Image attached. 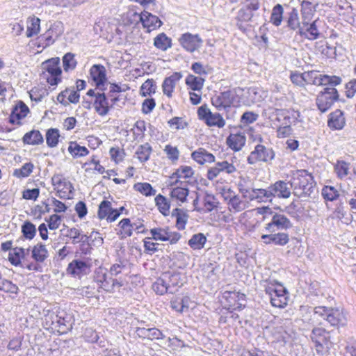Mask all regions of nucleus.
Segmentation results:
<instances>
[{
	"mask_svg": "<svg viewBox=\"0 0 356 356\" xmlns=\"http://www.w3.org/2000/svg\"><path fill=\"white\" fill-rule=\"evenodd\" d=\"M289 184L293 189V194L299 198L311 197L316 186L313 176L305 170L293 172Z\"/></svg>",
	"mask_w": 356,
	"mask_h": 356,
	"instance_id": "1",
	"label": "nucleus"
},
{
	"mask_svg": "<svg viewBox=\"0 0 356 356\" xmlns=\"http://www.w3.org/2000/svg\"><path fill=\"white\" fill-rule=\"evenodd\" d=\"M316 313L332 326H344L347 323L346 312L339 307H316Z\"/></svg>",
	"mask_w": 356,
	"mask_h": 356,
	"instance_id": "2",
	"label": "nucleus"
},
{
	"mask_svg": "<svg viewBox=\"0 0 356 356\" xmlns=\"http://www.w3.org/2000/svg\"><path fill=\"white\" fill-rule=\"evenodd\" d=\"M243 92L242 88H237L232 90L220 92L211 98V104L219 111L225 110L232 105L237 106L240 103L238 97L242 95Z\"/></svg>",
	"mask_w": 356,
	"mask_h": 356,
	"instance_id": "3",
	"label": "nucleus"
},
{
	"mask_svg": "<svg viewBox=\"0 0 356 356\" xmlns=\"http://www.w3.org/2000/svg\"><path fill=\"white\" fill-rule=\"evenodd\" d=\"M94 280L99 289L108 293H113L116 288L122 286L120 281L113 278L107 273L106 269L101 267L95 270Z\"/></svg>",
	"mask_w": 356,
	"mask_h": 356,
	"instance_id": "4",
	"label": "nucleus"
},
{
	"mask_svg": "<svg viewBox=\"0 0 356 356\" xmlns=\"http://www.w3.org/2000/svg\"><path fill=\"white\" fill-rule=\"evenodd\" d=\"M265 291L273 307L282 308L287 305L286 290L282 284L271 283L266 287Z\"/></svg>",
	"mask_w": 356,
	"mask_h": 356,
	"instance_id": "5",
	"label": "nucleus"
},
{
	"mask_svg": "<svg viewBox=\"0 0 356 356\" xmlns=\"http://www.w3.org/2000/svg\"><path fill=\"white\" fill-rule=\"evenodd\" d=\"M64 25L60 21L49 22L47 31L40 36L43 47H49L63 33Z\"/></svg>",
	"mask_w": 356,
	"mask_h": 356,
	"instance_id": "6",
	"label": "nucleus"
},
{
	"mask_svg": "<svg viewBox=\"0 0 356 356\" xmlns=\"http://www.w3.org/2000/svg\"><path fill=\"white\" fill-rule=\"evenodd\" d=\"M199 120L203 121L208 127H217L222 128L225 125V120L218 113H212L207 104L202 105L197 108Z\"/></svg>",
	"mask_w": 356,
	"mask_h": 356,
	"instance_id": "7",
	"label": "nucleus"
},
{
	"mask_svg": "<svg viewBox=\"0 0 356 356\" xmlns=\"http://www.w3.org/2000/svg\"><path fill=\"white\" fill-rule=\"evenodd\" d=\"M236 160V158L232 156L230 157L229 159L216 162L214 166L208 170L207 175V179L212 181L221 172H225L228 175L236 172L237 170L236 167L234 165V161Z\"/></svg>",
	"mask_w": 356,
	"mask_h": 356,
	"instance_id": "8",
	"label": "nucleus"
},
{
	"mask_svg": "<svg viewBox=\"0 0 356 356\" xmlns=\"http://www.w3.org/2000/svg\"><path fill=\"white\" fill-rule=\"evenodd\" d=\"M338 99L339 94L336 88L332 87L325 88L317 96L316 101L317 107L322 113H325L331 108L334 102Z\"/></svg>",
	"mask_w": 356,
	"mask_h": 356,
	"instance_id": "9",
	"label": "nucleus"
},
{
	"mask_svg": "<svg viewBox=\"0 0 356 356\" xmlns=\"http://www.w3.org/2000/svg\"><path fill=\"white\" fill-rule=\"evenodd\" d=\"M181 47L189 53L198 51L203 44V40L198 34H192L189 32L183 33L178 39Z\"/></svg>",
	"mask_w": 356,
	"mask_h": 356,
	"instance_id": "10",
	"label": "nucleus"
},
{
	"mask_svg": "<svg viewBox=\"0 0 356 356\" xmlns=\"http://www.w3.org/2000/svg\"><path fill=\"white\" fill-rule=\"evenodd\" d=\"M275 157V153L270 148H267L262 145H257L248 157L249 164H254L258 161L267 162Z\"/></svg>",
	"mask_w": 356,
	"mask_h": 356,
	"instance_id": "11",
	"label": "nucleus"
},
{
	"mask_svg": "<svg viewBox=\"0 0 356 356\" xmlns=\"http://www.w3.org/2000/svg\"><path fill=\"white\" fill-rule=\"evenodd\" d=\"M270 195L271 202L274 198L287 199L291 195V189L289 184L284 181L279 180L274 184H270L269 186Z\"/></svg>",
	"mask_w": 356,
	"mask_h": 356,
	"instance_id": "12",
	"label": "nucleus"
},
{
	"mask_svg": "<svg viewBox=\"0 0 356 356\" xmlns=\"http://www.w3.org/2000/svg\"><path fill=\"white\" fill-rule=\"evenodd\" d=\"M97 216L101 220L106 219L108 222H112L120 216V212L112 208L110 201L103 200L99 205Z\"/></svg>",
	"mask_w": 356,
	"mask_h": 356,
	"instance_id": "13",
	"label": "nucleus"
},
{
	"mask_svg": "<svg viewBox=\"0 0 356 356\" xmlns=\"http://www.w3.org/2000/svg\"><path fill=\"white\" fill-rule=\"evenodd\" d=\"M277 229H288L292 227L290 220L283 214L275 213L273 216L271 221L265 227L266 230L274 232Z\"/></svg>",
	"mask_w": 356,
	"mask_h": 356,
	"instance_id": "14",
	"label": "nucleus"
},
{
	"mask_svg": "<svg viewBox=\"0 0 356 356\" xmlns=\"http://www.w3.org/2000/svg\"><path fill=\"white\" fill-rule=\"evenodd\" d=\"M90 76L95 82L97 89L103 91L106 81V68L102 65H94L90 70Z\"/></svg>",
	"mask_w": 356,
	"mask_h": 356,
	"instance_id": "15",
	"label": "nucleus"
},
{
	"mask_svg": "<svg viewBox=\"0 0 356 356\" xmlns=\"http://www.w3.org/2000/svg\"><path fill=\"white\" fill-rule=\"evenodd\" d=\"M90 265L86 261L74 259L67 266V272L73 277H81L90 272Z\"/></svg>",
	"mask_w": 356,
	"mask_h": 356,
	"instance_id": "16",
	"label": "nucleus"
},
{
	"mask_svg": "<svg viewBox=\"0 0 356 356\" xmlns=\"http://www.w3.org/2000/svg\"><path fill=\"white\" fill-rule=\"evenodd\" d=\"M29 113V107L22 101H19L12 109L9 117V122L13 124L21 125V120Z\"/></svg>",
	"mask_w": 356,
	"mask_h": 356,
	"instance_id": "17",
	"label": "nucleus"
},
{
	"mask_svg": "<svg viewBox=\"0 0 356 356\" xmlns=\"http://www.w3.org/2000/svg\"><path fill=\"white\" fill-rule=\"evenodd\" d=\"M261 239L265 245L274 244L275 245L284 246L289 241V236L285 232L275 234H262Z\"/></svg>",
	"mask_w": 356,
	"mask_h": 356,
	"instance_id": "18",
	"label": "nucleus"
},
{
	"mask_svg": "<svg viewBox=\"0 0 356 356\" xmlns=\"http://www.w3.org/2000/svg\"><path fill=\"white\" fill-rule=\"evenodd\" d=\"M140 20L143 26L147 29L148 32L159 28L162 25V22L157 16L147 11L141 13L140 15Z\"/></svg>",
	"mask_w": 356,
	"mask_h": 356,
	"instance_id": "19",
	"label": "nucleus"
},
{
	"mask_svg": "<svg viewBox=\"0 0 356 356\" xmlns=\"http://www.w3.org/2000/svg\"><path fill=\"white\" fill-rule=\"evenodd\" d=\"M93 106L95 111L101 116H104L108 113L109 104L104 92H97L93 102Z\"/></svg>",
	"mask_w": 356,
	"mask_h": 356,
	"instance_id": "20",
	"label": "nucleus"
},
{
	"mask_svg": "<svg viewBox=\"0 0 356 356\" xmlns=\"http://www.w3.org/2000/svg\"><path fill=\"white\" fill-rule=\"evenodd\" d=\"M319 24L318 19H315L312 23L310 22H309V25H306L307 26L306 29H304L302 27V29H299V31L298 33L302 36L304 37L309 40H314L318 38L320 33L318 29Z\"/></svg>",
	"mask_w": 356,
	"mask_h": 356,
	"instance_id": "21",
	"label": "nucleus"
},
{
	"mask_svg": "<svg viewBox=\"0 0 356 356\" xmlns=\"http://www.w3.org/2000/svg\"><path fill=\"white\" fill-rule=\"evenodd\" d=\"M70 317L63 312H59L53 317L52 325L59 332L65 333L71 327Z\"/></svg>",
	"mask_w": 356,
	"mask_h": 356,
	"instance_id": "22",
	"label": "nucleus"
},
{
	"mask_svg": "<svg viewBox=\"0 0 356 356\" xmlns=\"http://www.w3.org/2000/svg\"><path fill=\"white\" fill-rule=\"evenodd\" d=\"M181 77L180 72H174L171 76L165 78L162 85L164 95L169 98L172 97L175 86Z\"/></svg>",
	"mask_w": 356,
	"mask_h": 356,
	"instance_id": "23",
	"label": "nucleus"
},
{
	"mask_svg": "<svg viewBox=\"0 0 356 356\" xmlns=\"http://www.w3.org/2000/svg\"><path fill=\"white\" fill-rule=\"evenodd\" d=\"M51 182L59 193H65L67 191L71 193L73 190L72 184L61 175H54L51 178Z\"/></svg>",
	"mask_w": 356,
	"mask_h": 356,
	"instance_id": "24",
	"label": "nucleus"
},
{
	"mask_svg": "<svg viewBox=\"0 0 356 356\" xmlns=\"http://www.w3.org/2000/svg\"><path fill=\"white\" fill-rule=\"evenodd\" d=\"M247 200L258 202L271 203L269 187L266 188H253Z\"/></svg>",
	"mask_w": 356,
	"mask_h": 356,
	"instance_id": "25",
	"label": "nucleus"
},
{
	"mask_svg": "<svg viewBox=\"0 0 356 356\" xmlns=\"http://www.w3.org/2000/svg\"><path fill=\"white\" fill-rule=\"evenodd\" d=\"M136 333L139 337L149 340L162 339L165 337L162 332L156 327H138Z\"/></svg>",
	"mask_w": 356,
	"mask_h": 356,
	"instance_id": "26",
	"label": "nucleus"
},
{
	"mask_svg": "<svg viewBox=\"0 0 356 356\" xmlns=\"http://www.w3.org/2000/svg\"><path fill=\"white\" fill-rule=\"evenodd\" d=\"M346 121L343 113L341 110H336L330 114L328 126L333 129H341L345 125Z\"/></svg>",
	"mask_w": 356,
	"mask_h": 356,
	"instance_id": "27",
	"label": "nucleus"
},
{
	"mask_svg": "<svg viewBox=\"0 0 356 356\" xmlns=\"http://www.w3.org/2000/svg\"><path fill=\"white\" fill-rule=\"evenodd\" d=\"M246 138L241 133L231 134L227 138L228 146L234 151H239L245 145Z\"/></svg>",
	"mask_w": 356,
	"mask_h": 356,
	"instance_id": "28",
	"label": "nucleus"
},
{
	"mask_svg": "<svg viewBox=\"0 0 356 356\" xmlns=\"http://www.w3.org/2000/svg\"><path fill=\"white\" fill-rule=\"evenodd\" d=\"M315 7L309 1H302L301 3V16L302 26L309 25L315 13Z\"/></svg>",
	"mask_w": 356,
	"mask_h": 356,
	"instance_id": "29",
	"label": "nucleus"
},
{
	"mask_svg": "<svg viewBox=\"0 0 356 356\" xmlns=\"http://www.w3.org/2000/svg\"><path fill=\"white\" fill-rule=\"evenodd\" d=\"M42 5L72 8L83 3L86 0H38Z\"/></svg>",
	"mask_w": 356,
	"mask_h": 356,
	"instance_id": "30",
	"label": "nucleus"
},
{
	"mask_svg": "<svg viewBox=\"0 0 356 356\" xmlns=\"http://www.w3.org/2000/svg\"><path fill=\"white\" fill-rule=\"evenodd\" d=\"M192 159L197 163L202 165L205 163L215 162V156L203 148H199L191 154Z\"/></svg>",
	"mask_w": 356,
	"mask_h": 356,
	"instance_id": "31",
	"label": "nucleus"
},
{
	"mask_svg": "<svg viewBox=\"0 0 356 356\" xmlns=\"http://www.w3.org/2000/svg\"><path fill=\"white\" fill-rule=\"evenodd\" d=\"M42 69L47 72L49 75H61L62 70L60 67L59 58H51L42 63Z\"/></svg>",
	"mask_w": 356,
	"mask_h": 356,
	"instance_id": "32",
	"label": "nucleus"
},
{
	"mask_svg": "<svg viewBox=\"0 0 356 356\" xmlns=\"http://www.w3.org/2000/svg\"><path fill=\"white\" fill-rule=\"evenodd\" d=\"M242 198V197L236 194L227 204L228 210L232 213H238L248 208V202L243 200Z\"/></svg>",
	"mask_w": 356,
	"mask_h": 356,
	"instance_id": "33",
	"label": "nucleus"
},
{
	"mask_svg": "<svg viewBox=\"0 0 356 356\" xmlns=\"http://www.w3.org/2000/svg\"><path fill=\"white\" fill-rule=\"evenodd\" d=\"M168 275H163L158 278L152 284V289L158 295H163L166 293H171L172 289L170 286H167V281L170 278H168Z\"/></svg>",
	"mask_w": 356,
	"mask_h": 356,
	"instance_id": "34",
	"label": "nucleus"
},
{
	"mask_svg": "<svg viewBox=\"0 0 356 356\" xmlns=\"http://www.w3.org/2000/svg\"><path fill=\"white\" fill-rule=\"evenodd\" d=\"M188 194L189 191L185 187L175 186L170 189L171 198L177 201L179 205L186 202Z\"/></svg>",
	"mask_w": 356,
	"mask_h": 356,
	"instance_id": "35",
	"label": "nucleus"
},
{
	"mask_svg": "<svg viewBox=\"0 0 356 356\" xmlns=\"http://www.w3.org/2000/svg\"><path fill=\"white\" fill-rule=\"evenodd\" d=\"M49 257L48 250L42 243L34 245L31 250V257L38 263L44 262Z\"/></svg>",
	"mask_w": 356,
	"mask_h": 356,
	"instance_id": "36",
	"label": "nucleus"
},
{
	"mask_svg": "<svg viewBox=\"0 0 356 356\" xmlns=\"http://www.w3.org/2000/svg\"><path fill=\"white\" fill-rule=\"evenodd\" d=\"M40 31V19L32 16L27 19L26 37L32 38L37 35Z\"/></svg>",
	"mask_w": 356,
	"mask_h": 356,
	"instance_id": "37",
	"label": "nucleus"
},
{
	"mask_svg": "<svg viewBox=\"0 0 356 356\" xmlns=\"http://www.w3.org/2000/svg\"><path fill=\"white\" fill-rule=\"evenodd\" d=\"M237 187L239 193L243 199L247 200L251 193L253 186V182L248 177H241L238 181Z\"/></svg>",
	"mask_w": 356,
	"mask_h": 356,
	"instance_id": "38",
	"label": "nucleus"
},
{
	"mask_svg": "<svg viewBox=\"0 0 356 356\" xmlns=\"http://www.w3.org/2000/svg\"><path fill=\"white\" fill-rule=\"evenodd\" d=\"M134 225H136V223H131L129 218H123L118 223L120 231L118 232V234L121 238L131 236Z\"/></svg>",
	"mask_w": 356,
	"mask_h": 356,
	"instance_id": "39",
	"label": "nucleus"
},
{
	"mask_svg": "<svg viewBox=\"0 0 356 356\" xmlns=\"http://www.w3.org/2000/svg\"><path fill=\"white\" fill-rule=\"evenodd\" d=\"M280 115L284 117V122H283L284 127L278 129V135L285 136L289 134L291 131L290 125L294 122L296 117H291V112L287 110L280 111Z\"/></svg>",
	"mask_w": 356,
	"mask_h": 356,
	"instance_id": "40",
	"label": "nucleus"
},
{
	"mask_svg": "<svg viewBox=\"0 0 356 356\" xmlns=\"http://www.w3.org/2000/svg\"><path fill=\"white\" fill-rule=\"evenodd\" d=\"M286 26L290 30H298V32L299 31V29L302 28L300 26V22L297 9L292 8V10L288 13Z\"/></svg>",
	"mask_w": 356,
	"mask_h": 356,
	"instance_id": "41",
	"label": "nucleus"
},
{
	"mask_svg": "<svg viewBox=\"0 0 356 356\" xmlns=\"http://www.w3.org/2000/svg\"><path fill=\"white\" fill-rule=\"evenodd\" d=\"M194 175V170L193 169L187 165H182L180 166L177 170L172 174V178L176 177L177 179L175 181V183L171 184L170 186H172L173 185H176L179 183V179H186V178H191Z\"/></svg>",
	"mask_w": 356,
	"mask_h": 356,
	"instance_id": "42",
	"label": "nucleus"
},
{
	"mask_svg": "<svg viewBox=\"0 0 356 356\" xmlns=\"http://www.w3.org/2000/svg\"><path fill=\"white\" fill-rule=\"evenodd\" d=\"M172 216L176 218V226L179 230H183L186 227L188 215L181 209L176 208L172 212Z\"/></svg>",
	"mask_w": 356,
	"mask_h": 356,
	"instance_id": "43",
	"label": "nucleus"
},
{
	"mask_svg": "<svg viewBox=\"0 0 356 356\" xmlns=\"http://www.w3.org/2000/svg\"><path fill=\"white\" fill-rule=\"evenodd\" d=\"M154 45L161 51H166L172 47V40L166 34L161 33L154 39Z\"/></svg>",
	"mask_w": 356,
	"mask_h": 356,
	"instance_id": "44",
	"label": "nucleus"
},
{
	"mask_svg": "<svg viewBox=\"0 0 356 356\" xmlns=\"http://www.w3.org/2000/svg\"><path fill=\"white\" fill-rule=\"evenodd\" d=\"M328 332L323 327H314L311 334V339L316 343V346H322L321 342L327 341Z\"/></svg>",
	"mask_w": 356,
	"mask_h": 356,
	"instance_id": "45",
	"label": "nucleus"
},
{
	"mask_svg": "<svg viewBox=\"0 0 356 356\" xmlns=\"http://www.w3.org/2000/svg\"><path fill=\"white\" fill-rule=\"evenodd\" d=\"M152 152V148L151 145L148 143H146L139 145L135 154L141 163H145L149 160Z\"/></svg>",
	"mask_w": 356,
	"mask_h": 356,
	"instance_id": "46",
	"label": "nucleus"
},
{
	"mask_svg": "<svg viewBox=\"0 0 356 356\" xmlns=\"http://www.w3.org/2000/svg\"><path fill=\"white\" fill-rule=\"evenodd\" d=\"M23 142L28 145H39L43 142V137L39 131L32 130L24 136Z\"/></svg>",
	"mask_w": 356,
	"mask_h": 356,
	"instance_id": "47",
	"label": "nucleus"
},
{
	"mask_svg": "<svg viewBox=\"0 0 356 356\" xmlns=\"http://www.w3.org/2000/svg\"><path fill=\"white\" fill-rule=\"evenodd\" d=\"M68 152L74 158L83 157L89 154V151L86 147L79 145L76 142L70 143Z\"/></svg>",
	"mask_w": 356,
	"mask_h": 356,
	"instance_id": "48",
	"label": "nucleus"
},
{
	"mask_svg": "<svg viewBox=\"0 0 356 356\" xmlns=\"http://www.w3.org/2000/svg\"><path fill=\"white\" fill-rule=\"evenodd\" d=\"M204 79L202 77L189 74L186 78V84L194 91H201L204 86Z\"/></svg>",
	"mask_w": 356,
	"mask_h": 356,
	"instance_id": "49",
	"label": "nucleus"
},
{
	"mask_svg": "<svg viewBox=\"0 0 356 356\" xmlns=\"http://www.w3.org/2000/svg\"><path fill=\"white\" fill-rule=\"evenodd\" d=\"M284 8L281 4H277L272 10L270 22L275 26L281 25L283 20Z\"/></svg>",
	"mask_w": 356,
	"mask_h": 356,
	"instance_id": "50",
	"label": "nucleus"
},
{
	"mask_svg": "<svg viewBox=\"0 0 356 356\" xmlns=\"http://www.w3.org/2000/svg\"><path fill=\"white\" fill-rule=\"evenodd\" d=\"M206 241V236L202 233H198L192 236L188 241V245L193 250H200L204 247Z\"/></svg>",
	"mask_w": 356,
	"mask_h": 356,
	"instance_id": "51",
	"label": "nucleus"
},
{
	"mask_svg": "<svg viewBox=\"0 0 356 356\" xmlns=\"http://www.w3.org/2000/svg\"><path fill=\"white\" fill-rule=\"evenodd\" d=\"M305 83L313 84L316 86H322L323 74H321L317 71L305 72Z\"/></svg>",
	"mask_w": 356,
	"mask_h": 356,
	"instance_id": "52",
	"label": "nucleus"
},
{
	"mask_svg": "<svg viewBox=\"0 0 356 356\" xmlns=\"http://www.w3.org/2000/svg\"><path fill=\"white\" fill-rule=\"evenodd\" d=\"M77 65L75 55L72 53H67L63 57V66L64 71L67 72L74 70Z\"/></svg>",
	"mask_w": 356,
	"mask_h": 356,
	"instance_id": "53",
	"label": "nucleus"
},
{
	"mask_svg": "<svg viewBox=\"0 0 356 356\" xmlns=\"http://www.w3.org/2000/svg\"><path fill=\"white\" fill-rule=\"evenodd\" d=\"M156 205L159 211L164 216H168L170 213V203L167 198L163 195L159 194L156 196L155 199Z\"/></svg>",
	"mask_w": 356,
	"mask_h": 356,
	"instance_id": "54",
	"label": "nucleus"
},
{
	"mask_svg": "<svg viewBox=\"0 0 356 356\" xmlns=\"http://www.w3.org/2000/svg\"><path fill=\"white\" fill-rule=\"evenodd\" d=\"M134 188L145 196H153L156 193V191L152 188L151 184L147 182L137 183L134 184Z\"/></svg>",
	"mask_w": 356,
	"mask_h": 356,
	"instance_id": "55",
	"label": "nucleus"
},
{
	"mask_svg": "<svg viewBox=\"0 0 356 356\" xmlns=\"http://www.w3.org/2000/svg\"><path fill=\"white\" fill-rule=\"evenodd\" d=\"M60 137L59 131L57 129H49L46 134V142L49 147H54L58 145Z\"/></svg>",
	"mask_w": 356,
	"mask_h": 356,
	"instance_id": "56",
	"label": "nucleus"
},
{
	"mask_svg": "<svg viewBox=\"0 0 356 356\" xmlns=\"http://www.w3.org/2000/svg\"><path fill=\"white\" fill-rule=\"evenodd\" d=\"M156 89L155 81L152 79H148L141 86L140 90V94L143 97L150 95L152 93H154Z\"/></svg>",
	"mask_w": 356,
	"mask_h": 356,
	"instance_id": "57",
	"label": "nucleus"
},
{
	"mask_svg": "<svg viewBox=\"0 0 356 356\" xmlns=\"http://www.w3.org/2000/svg\"><path fill=\"white\" fill-rule=\"evenodd\" d=\"M323 198L327 201L336 200L339 197V191L331 186H325L321 192Z\"/></svg>",
	"mask_w": 356,
	"mask_h": 356,
	"instance_id": "58",
	"label": "nucleus"
},
{
	"mask_svg": "<svg viewBox=\"0 0 356 356\" xmlns=\"http://www.w3.org/2000/svg\"><path fill=\"white\" fill-rule=\"evenodd\" d=\"M22 232L26 238L31 240L36 234L35 226L32 222L26 221L22 226Z\"/></svg>",
	"mask_w": 356,
	"mask_h": 356,
	"instance_id": "59",
	"label": "nucleus"
},
{
	"mask_svg": "<svg viewBox=\"0 0 356 356\" xmlns=\"http://www.w3.org/2000/svg\"><path fill=\"white\" fill-rule=\"evenodd\" d=\"M33 163H26L22 168L15 170L13 175L18 178L27 177L33 172Z\"/></svg>",
	"mask_w": 356,
	"mask_h": 356,
	"instance_id": "60",
	"label": "nucleus"
},
{
	"mask_svg": "<svg viewBox=\"0 0 356 356\" xmlns=\"http://www.w3.org/2000/svg\"><path fill=\"white\" fill-rule=\"evenodd\" d=\"M168 232V228L157 227L150 229L152 239L161 241H165V240L168 239L167 236Z\"/></svg>",
	"mask_w": 356,
	"mask_h": 356,
	"instance_id": "61",
	"label": "nucleus"
},
{
	"mask_svg": "<svg viewBox=\"0 0 356 356\" xmlns=\"http://www.w3.org/2000/svg\"><path fill=\"white\" fill-rule=\"evenodd\" d=\"M168 159L172 162H176L179 157V151L177 147L170 145H166L163 149Z\"/></svg>",
	"mask_w": 356,
	"mask_h": 356,
	"instance_id": "62",
	"label": "nucleus"
},
{
	"mask_svg": "<svg viewBox=\"0 0 356 356\" xmlns=\"http://www.w3.org/2000/svg\"><path fill=\"white\" fill-rule=\"evenodd\" d=\"M334 170L337 176L341 179L344 178L349 173L348 164L345 161H337Z\"/></svg>",
	"mask_w": 356,
	"mask_h": 356,
	"instance_id": "63",
	"label": "nucleus"
},
{
	"mask_svg": "<svg viewBox=\"0 0 356 356\" xmlns=\"http://www.w3.org/2000/svg\"><path fill=\"white\" fill-rule=\"evenodd\" d=\"M218 201L213 195L207 194L204 198V207L207 212L212 211L218 207Z\"/></svg>",
	"mask_w": 356,
	"mask_h": 356,
	"instance_id": "64",
	"label": "nucleus"
}]
</instances>
